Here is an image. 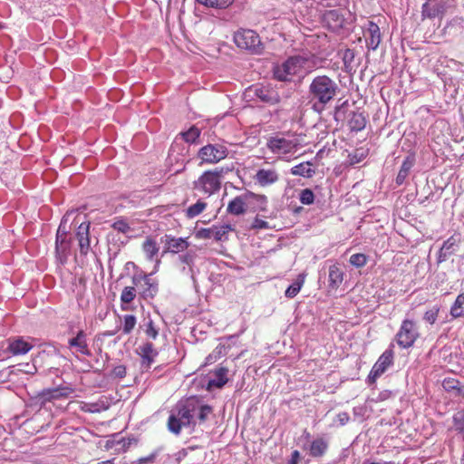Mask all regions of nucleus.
I'll list each match as a JSON object with an SVG mask.
<instances>
[{"label":"nucleus","instance_id":"obj_44","mask_svg":"<svg viewBox=\"0 0 464 464\" xmlns=\"http://www.w3.org/2000/svg\"><path fill=\"white\" fill-rule=\"evenodd\" d=\"M368 256L362 253L353 254L350 256L349 262L356 268L364 266L367 263Z\"/></svg>","mask_w":464,"mask_h":464},{"label":"nucleus","instance_id":"obj_15","mask_svg":"<svg viewBox=\"0 0 464 464\" xmlns=\"http://www.w3.org/2000/svg\"><path fill=\"white\" fill-rule=\"evenodd\" d=\"M5 342L7 346L4 353L7 357H10V355L18 356L26 354L34 347L32 343L20 336L10 337Z\"/></svg>","mask_w":464,"mask_h":464},{"label":"nucleus","instance_id":"obj_23","mask_svg":"<svg viewBox=\"0 0 464 464\" xmlns=\"http://www.w3.org/2000/svg\"><path fill=\"white\" fill-rule=\"evenodd\" d=\"M278 179V173L275 169H261L255 175L256 181L262 187L276 183Z\"/></svg>","mask_w":464,"mask_h":464},{"label":"nucleus","instance_id":"obj_64","mask_svg":"<svg viewBox=\"0 0 464 464\" xmlns=\"http://www.w3.org/2000/svg\"><path fill=\"white\" fill-rule=\"evenodd\" d=\"M460 461H461V464H464V452H463V455H462V457H461Z\"/></svg>","mask_w":464,"mask_h":464},{"label":"nucleus","instance_id":"obj_33","mask_svg":"<svg viewBox=\"0 0 464 464\" xmlns=\"http://www.w3.org/2000/svg\"><path fill=\"white\" fill-rule=\"evenodd\" d=\"M137 294L138 293L134 285L125 286L123 288L121 295V310H128V307L125 306V304H129L130 303H131L135 299Z\"/></svg>","mask_w":464,"mask_h":464},{"label":"nucleus","instance_id":"obj_26","mask_svg":"<svg viewBox=\"0 0 464 464\" xmlns=\"http://www.w3.org/2000/svg\"><path fill=\"white\" fill-rule=\"evenodd\" d=\"M328 447V441L323 437H318L311 442L308 448L309 455L315 459L322 458L326 453Z\"/></svg>","mask_w":464,"mask_h":464},{"label":"nucleus","instance_id":"obj_60","mask_svg":"<svg viewBox=\"0 0 464 464\" xmlns=\"http://www.w3.org/2000/svg\"><path fill=\"white\" fill-rule=\"evenodd\" d=\"M180 258H181L182 262H184L186 264L189 263L190 256L188 255L182 256H180Z\"/></svg>","mask_w":464,"mask_h":464},{"label":"nucleus","instance_id":"obj_20","mask_svg":"<svg viewBox=\"0 0 464 464\" xmlns=\"http://www.w3.org/2000/svg\"><path fill=\"white\" fill-rule=\"evenodd\" d=\"M90 222H82L75 233L81 256H87L90 250Z\"/></svg>","mask_w":464,"mask_h":464},{"label":"nucleus","instance_id":"obj_11","mask_svg":"<svg viewBox=\"0 0 464 464\" xmlns=\"http://www.w3.org/2000/svg\"><path fill=\"white\" fill-rule=\"evenodd\" d=\"M303 60L299 56H291L281 65L274 69L275 79L280 82H291L302 67Z\"/></svg>","mask_w":464,"mask_h":464},{"label":"nucleus","instance_id":"obj_17","mask_svg":"<svg viewBox=\"0 0 464 464\" xmlns=\"http://www.w3.org/2000/svg\"><path fill=\"white\" fill-rule=\"evenodd\" d=\"M323 21L332 32H339L345 25V18L338 9L327 10L323 16Z\"/></svg>","mask_w":464,"mask_h":464},{"label":"nucleus","instance_id":"obj_53","mask_svg":"<svg viewBox=\"0 0 464 464\" xmlns=\"http://www.w3.org/2000/svg\"><path fill=\"white\" fill-rule=\"evenodd\" d=\"M141 357L140 366L143 370H149L154 362L156 356L140 355Z\"/></svg>","mask_w":464,"mask_h":464},{"label":"nucleus","instance_id":"obj_52","mask_svg":"<svg viewBox=\"0 0 464 464\" xmlns=\"http://www.w3.org/2000/svg\"><path fill=\"white\" fill-rule=\"evenodd\" d=\"M126 367L122 364L117 365L112 369L111 376L118 379H122L126 376Z\"/></svg>","mask_w":464,"mask_h":464},{"label":"nucleus","instance_id":"obj_55","mask_svg":"<svg viewBox=\"0 0 464 464\" xmlns=\"http://www.w3.org/2000/svg\"><path fill=\"white\" fill-rule=\"evenodd\" d=\"M337 420H338L340 425H345L349 421L350 416L345 411L340 412L337 414Z\"/></svg>","mask_w":464,"mask_h":464},{"label":"nucleus","instance_id":"obj_59","mask_svg":"<svg viewBox=\"0 0 464 464\" xmlns=\"http://www.w3.org/2000/svg\"><path fill=\"white\" fill-rule=\"evenodd\" d=\"M302 436H303V437L305 439V440H307V441H308V440H310V439H311V434H310V432H309L307 430H304L303 431V435H302Z\"/></svg>","mask_w":464,"mask_h":464},{"label":"nucleus","instance_id":"obj_12","mask_svg":"<svg viewBox=\"0 0 464 464\" xmlns=\"http://www.w3.org/2000/svg\"><path fill=\"white\" fill-rule=\"evenodd\" d=\"M393 357L394 353L392 347L382 353V354L372 366L367 377V382L369 384L374 383L376 380L386 372L388 367L393 364Z\"/></svg>","mask_w":464,"mask_h":464},{"label":"nucleus","instance_id":"obj_25","mask_svg":"<svg viewBox=\"0 0 464 464\" xmlns=\"http://www.w3.org/2000/svg\"><path fill=\"white\" fill-rule=\"evenodd\" d=\"M165 237V248L163 253L170 252L173 254H177L179 252H183L185 249L188 247V243L181 237L175 238L170 236H166Z\"/></svg>","mask_w":464,"mask_h":464},{"label":"nucleus","instance_id":"obj_3","mask_svg":"<svg viewBox=\"0 0 464 464\" xmlns=\"http://www.w3.org/2000/svg\"><path fill=\"white\" fill-rule=\"evenodd\" d=\"M128 265H131L134 269L131 282L140 297L144 300L153 299L159 293V282L151 277L153 273L147 274L131 261L127 262Z\"/></svg>","mask_w":464,"mask_h":464},{"label":"nucleus","instance_id":"obj_32","mask_svg":"<svg viewBox=\"0 0 464 464\" xmlns=\"http://www.w3.org/2000/svg\"><path fill=\"white\" fill-rule=\"evenodd\" d=\"M311 166L312 164L309 161L300 163L291 169V173L295 176L311 178L314 174V170L311 168Z\"/></svg>","mask_w":464,"mask_h":464},{"label":"nucleus","instance_id":"obj_47","mask_svg":"<svg viewBox=\"0 0 464 464\" xmlns=\"http://www.w3.org/2000/svg\"><path fill=\"white\" fill-rule=\"evenodd\" d=\"M440 308L438 306H433L424 314L423 319L429 324H433L437 320Z\"/></svg>","mask_w":464,"mask_h":464},{"label":"nucleus","instance_id":"obj_1","mask_svg":"<svg viewBox=\"0 0 464 464\" xmlns=\"http://www.w3.org/2000/svg\"><path fill=\"white\" fill-rule=\"evenodd\" d=\"M212 414L211 406L197 397H189L179 401L171 411L168 419V429L171 433L179 435L183 427L194 428L197 424H203Z\"/></svg>","mask_w":464,"mask_h":464},{"label":"nucleus","instance_id":"obj_37","mask_svg":"<svg viewBox=\"0 0 464 464\" xmlns=\"http://www.w3.org/2000/svg\"><path fill=\"white\" fill-rule=\"evenodd\" d=\"M442 387L446 392H452L454 395H460L462 392L460 382L453 378H445L442 382Z\"/></svg>","mask_w":464,"mask_h":464},{"label":"nucleus","instance_id":"obj_7","mask_svg":"<svg viewBox=\"0 0 464 464\" xmlns=\"http://www.w3.org/2000/svg\"><path fill=\"white\" fill-rule=\"evenodd\" d=\"M234 43L241 49L249 51L252 53L259 54L264 46L259 35L250 29H240L234 34Z\"/></svg>","mask_w":464,"mask_h":464},{"label":"nucleus","instance_id":"obj_50","mask_svg":"<svg viewBox=\"0 0 464 464\" xmlns=\"http://www.w3.org/2000/svg\"><path fill=\"white\" fill-rule=\"evenodd\" d=\"M270 227H271L269 226L268 222L259 218V217L256 216L253 220L250 229L260 230V229H268Z\"/></svg>","mask_w":464,"mask_h":464},{"label":"nucleus","instance_id":"obj_46","mask_svg":"<svg viewBox=\"0 0 464 464\" xmlns=\"http://www.w3.org/2000/svg\"><path fill=\"white\" fill-rule=\"evenodd\" d=\"M299 199L304 205H310L314 200V192L310 188H304L300 192Z\"/></svg>","mask_w":464,"mask_h":464},{"label":"nucleus","instance_id":"obj_57","mask_svg":"<svg viewBox=\"0 0 464 464\" xmlns=\"http://www.w3.org/2000/svg\"><path fill=\"white\" fill-rule=\"evenodd\" d=\"M300 459V452L298 450H294L291 454V459L288 461V464H298Z\"/></svg>","mask_w":464,"mask_h":464},{"label":"nucleus","instance_id":"obj_22","mask_svg":"<svg viewBox=\"0 0 464 464\" xmlns=\"http://www.w3.org/2000/svg\"><path fill=\"white\" fill-rule=\"evenodd\" d=\"M247 196L246 193L234 198L227 207V212L231 215L240 216L246 212Z\"/></svg>","mask_w":464,"mask_h":464},{"label":"nucleus","instance_id":"obj_30","mask_svg":"<svg viewBox=\"0 0 464 464\" xmlns=\"http://www.w3.org/2000/svg\"><path fill=\"white\" fill-rule=\"evenodd\" d=\"M343 280V272L338 265H332L329 267V285L337 288Z\"/></svg>","mask_w":464,"mask_h":464},{"label":"nucleus","instance_id":"obj_2","mask_svg":"<svg viewBox=\"0 0 464 464\" xmlns=\"http://www.w3.org/2000/svg\"><path fill=\"white\" fill-rule=\"evenodd\" d=\"M340 88L336 81L328 75L314 76L307 91L308 103L311 109L321 114L336 98Z\"/></svg>","mask_w":464,"mask_h":464},{"label":"nucleus","instance_id":"obj_43","mask_svg":"<svg viewBox=\"0 0 464 464\" xmlns=\"http://www.w3.org/2000/svg\"><path fill=\"white\" fill-rule=\"evenodd\" d=\"M137 353L139 355H150V356H158L159 353L154 348V345L150 342H145L143 344L140 345Z\"/></svg>","mask_w":464,"mask_h":464},{"label":"nucleus","instance_id":"obj_21","mask_svg":"<svg viewBox=\"0 0 464 464\" xmlns=\"http://www.w3.org/2000/svg\"><path fill=\"white\" fill-rule=\"evenodd\" d=\"M72 238L71 237L55 239V254L58 261L63 265L71 255Z\"/></svg>","mask_w":464,"mask_h":464},{"label":"nucleus","instance_id":"obj_42","mask_svg":"<svg viewBox=\"0 0 464 464\" xmlns=\"http://www.w3.org/2000/svg\"><path fill=\"white\" fill-rule=\"evenodd\" d=\"M453 426L458 434H460L464 440V410L454 414Z\"/></svg>","mask_w":464,"mask_h":464},{"label":"nucleus","instance_id":"obj_5","mask_svg":"<svg viewBox=\"0 0 464 464\" xmlns=\"http://www.w3.org/2000/svg\"><path fill=\"white\" fill-rule=\"evenodd\" d=\"M347 118V125L351 131L359 132L362 130L367 123L366 116L358 111H348V102L335 106L334 119L335 121H343Z\"/></svg>","mask_w":464,"mask_h":464},{"label":"nucleus","instance_id":"obj_61","mask_svg":"<svg viewBox=\"0 0 464 464\" xmlns=\"http://www.w3.org/2000/svg\"><path fill=\"white\" fill-rule=\"evenodd\" d=\"M117 332H118V330H115V331H108V332L103 333V335H104V336H112V335H114Z\"/></svg>","mask_w":464,"mask_h":464},{"label":"nucleus","instance_id":"obj_39","mask_svg":"<svg viewBox=\"0 0 464 464\" xmlns=\"http://www.w3.org/2000/svg\"><path fill=\"white\" fill-rule=\"evenodd\" d=\"M197 2L207 7L224 9L231 5L234 0H197Z\"/></svg>","mask_w":464,"mask_h":464},{"label":"nucleus","instance_id":"obj_14","mask_svg":"<svg viewBox=\"0 0 464 464\" xmlns=\"http://www.w3.org/2000/svg\"><path fill=\"white\" fill-rule=\"evenodd\" d=\"M445 0H426L421 6V19L442 18L447 11Z\"/></svg>","mask_w":464,"mask_h":464},{"label":"nucleus","instance_id":"obj_35","mask_svg":"<svg viewBox=\"0 0 464 464\" xmlns=\"http://www.w3.org/2000/svg\"><path fill=\"white\" fill-rule=\"evenodd\" d=\"M450 315L453 318L464 316V293L459 294L450 307Z\"/></svg>","mask_w":464,"mask_h":464},{"label":"nucleus","instance_id":"obj_8","mask_svg":"<svg viewBox=\"0 0 464 464\" xmlns=\"http://www.w3.org/2000/svg\"><path fill=\"white\" fill-rule=\"evenodd\" d=\"M73 392L74 389L71 386L44 389L33 398V401L35 405H39L42 408L47 402L70 397Z\"/></svg>","mask_w":464,"mask_h":464},{"label":"nucleus","instance_id":"obj_13","mask_svg":"<svg viewBox=\"0 0 464 464\" xmlns=\"http://www.w3.org/2000/svg\"><path fill=\"white\" fill-rule=\"evenodd\" d=\"M266 147L275 154H287L296 150L297 142L295 140L276 136L267 140Z\"/></svg>","mask_w":464,"mask_h":464},{"label":"nucleus","instance_id":"obj_36","mask_svg":"<svg viewBox=\"0 0 464 464\" xmlns=\"http://www.w3.org/2000/svg\"><path fill=\"white\" fill-rule=\"evenodd\" d=\"M200 133V130L193 125L188 130L181 131L179 136H180L185 142L193 144L197 143Z\"/></svg>","mask_w":464,"mask_h":464},{"label":"nucleus","instance_id":"obj_54","mask_svg":"<svg viewBox=\"0 0 464 464\" xmlns=\"http://www.w3.org/2000/svg\"><path fill=\"white\" fill-rule=\"evenodd\" d=\"M354 60V51L353 49H346L343 53V61L344 65L347 67L351 65V63Z\"/></svg>","mask_w":464,"mask_h":464},{"label":"nucleus","instance_id":"obj_34","mask_svg":"<svg viewBox=\"0 0 464 464\" xmlns=\"http://www.w3.org/2000/svg\"><path fill=\"white\" fill-rule=\"evenodd\" d=\"M304 283V276L303 274H300L297 276L296 280L286 288L285 295L290 299L295 297L297 294L300 292Z\"/></svg>","mask_w":464,"mask_h":464},{"label":"nucleus","instance_id":"obj_63","mask_svg":"<svg viewBox=\"0 0 464 464\" xmlns=\"http://www.w3.org/2000/svg\"><path fill=\"white\" fill-rule=\"evenodd\" d=\"M213 359H214V358H213V356H212L211 354H210V355H208V356L207 357V363H210V362H212Z\"/></svg>","mask_w":464,"mask_h":464},{"label":"nucleus","instance_id":"obj_24","mask_svg":"<svg viewBox=\"0 0 464 464\" xmlns=\"http://www.w3.org/2000/svg\"><path fill=\"white\" fill-rule=\"evenodd\" d=\"M366 36L367 47L372 50H376L381 43V33L377 24L372 21L368 22Z\"/></svg>","mask_w":464,"mask_h":464},{"label":"nucleus","instance_id":"obj_41","mask_svg":"<svg viewBox=\"0 0 464 464\" xmlns=\"http://www.w3.org/2000/svg\"><path fill=\"white\" fill-rule=\"evenodd\" d=\"M122 320V333L124 334H130L135 328L137 318L133 314H125Z\"/></svg>","mask_w":464,"mask_h":464},{"label":"nucleus","instance_id":"obj_4","mask_svg":"<svg viewBox=\"0 0 464 464\" xmlns=\"http://www.w3.org/2000/svg\"><path fill=\"white\" fill-rule=\"evenodd\" d=\"M244 95L250 101H256L272 106L281 102V97L276 88L270 84L256 83L246 89Z\"/></svg>","mask_w":464,"mask_h":464},{"label":"nucleus","instance_id":"obj_49","mask_svg":"<svg viewBox=\"0 0 464 464\" xmlns=\"http://www.w3.org/2000/svg\"><path fill=\"white\" fill-rule=\"evenodd\" d=\"M67 219L65 217H63L61 220V223L58 227L57 232H56V237L55 239L68 237L69 230L66 227Z\"/></svg>","mask_w":464,"mask_h":464},{"label":"nucleus","instance_id":"obj_10","mask_svg":"<svg viewBox=\"0 0 464 464\" xmlns=\"http://www.w3.org/2000/svg\"><path fill=\"white\" fill-rule=\"evenodd\" d=\"M228 150L219 143H208L198 151V158L201 160L200 164H215L226 159Z\"/></svg>","mask_w":464,"mask_h":464},{"label":"nucleus","instance_id":"obj_9","mask_svg":"<svg viewBox=\"0 0 464 464\" xmlns=\"http://www.w3.org/2000/svg\"><path fill=\"white\" fill-rule=\"evenodd\" d=\"M418 328L413 320L404 319L401 324L395 340L401 348L411 347L419 337Z\"/></svg>","mask_w":464,"mask_h":464},{"label":"nucleus","instance_id":"obj_31","mask_svg":"<svg viewBox=\"0 0 464 464\" xmlns=\"http://www.w3.org/2000/svg\"><path fill=\"white\" fill-rule=\"evenodd\" d=\"M414 158L410 156L403 160L395 179L397 185H401L405 181L406 178L410 173L411 169L414 165Z\"/></svg>","mask_w":464,"mask_h":464},{"label":"nucleus","instance_id":"obj_58","mask_svg":"<svg viewBox=\"0 0 464 464\" xmlns=\"http://www.w3.org/2000/svg\"><path fill=\"white\" fill-rule=\"evenodd\" d=\"M179 146V144L178 143V138H176L174 143L171 145L170 149H169V156H171V154L176 150V149ZM180 146H182V144H180Z\"/></svg>","mask_w":464,"mask_h":464},{"label":"nucleus","instance_id":"obj_62","mask_svg":"<svg viewBox=\"0 0 464 464\" xmlns=\"http://www.w3.org/2000/svg\"><path fill=\"white\" fill-rule=\"evenodd\" d=\"M115 459L101 461L98 464H113Z\"/></svg>","mask_w":464,"mask_h":464},{"label":"nucleus","instance_id":"obj_28","mask_svg":"<svg viewBox=\"0 0 464 464\" xmlns=\"http://www.w3.org/2000/svg\"><path fill=\"white\" fill-rule=\"evenodd\" d=\"M247 204H255L254 209L261 211L266 210L267 198L265 195L256 194L251 191H246Z\"/></svg>","mask_w":464,"mask_h":464},{"label":"nucleus","instance_id":"obj_27","mask_svg":"<svg viewBox=\"0 0 464 464\" xmlns=\"http://www.w3.org/2000/svg\"><path fill=\"white\" fill-rule=\"evenodd\" d=\"M228 372V369L226 367H218L214 371L215 378L210 380L208 382L209 386H214L217 388L223 387L228 381L227 375Z\"/></svg>","mask_w":464,"mask_h":464},{"label":"nucleus","instance_id":"obj_38","mask_svg":"<svg viewBox=\"0 0 464 464\" xmlns=\"http://www.w3.org/2000/svg\"><path fill=\"white\" fill-rule=\"evenodd\" d=\"M207 208V203L202 199H198L195 204L189 206L186 209V217L188 218H194L201 214Z\"/></svg>","mask_w":464,"mask_h":464},{"label":"nucleus","instance_id":"obj_48","mask_svg":"<svg viewBox=\"0 0 464 464\" xmlns=\"http://www.w3.org/2000/svg\"><path fill=\"white\" fill-rule=\"evenodd\" d=\"M115 230L126 234L131 230L130 225L122 218L116 220L112 226Z\"/></svg>","mask_w":464,"mask_h":464},{"label":"nucleus","instance_id":"obj_18","mask_svg":"<svg viewBox=\"0 0 464 464\" xmlns=\"http://www.w3.org/2000/svg\"><path fill=\"white\" fill-rule=\"evenodd\" d=\"M119 434H112L109 440H106L104 448L109 450L114 449L116 453L126 452L132 444H137L138 440L135 438H120Z\"/></svg>","mask_w":464,"mask_h":464},{"label":"nucleus","instance_id":"obj_29","mask_svg":"<svg viewBox=\"0 0 464 464\" xmlns=\"http://www.w3.org/2000/svg\"><path fill=\"white\" fill-rule=\"evenodd\" d=\"M142 250L145 253L147 259L153 261L158 256L160 247L155 239L152 237H147L142 244Z\"/></svg>","mask_w":464,"mask_h":464},{"label":"nucleus","instance_id":"obj_51","mask_svg":"<svg viewBox=\"0 0 464 464\" xmlns=\"http://www.w3.org/2000/svg\"><path fill=\"white\" fill-rule=\"evenodd\" d=\"M197 237L201 239H210L214 238V229L213 227L208 228H201L197 232Z\"/></svg>","mask_w":464,"mask_h":464},{"label":"nucleus","instance_id":"obj_45","mask_svg":"<svg viewBox=\"0 0 464 464\" xmlns=\"http://www.w3.org/2000/svg\"><path fill=\"white\" fill-rule=\"evenodd\" d=\"M145 326V334L149 338L155 340L159 335V329L155 326L152 319H149L148 322L144 324Z\"/></svg>","mask_w":464,"mask_h":464},{"label":"nucleus","instance_id":"obj_16","mask_svg":"<svg viewBox=\"0 0 464 464\" xmlns=\"http://www.w3.org/2000/svg\"><path fill=\"white\" fill-rule=\"evenodd\" d=\"M460 243L461 235L459 233H455L445 240L438 252L437 262H445L450 256L456 254L459 249Z\"/></svg>","mask_w":464,"mask_h":464},{"label":"nucleus","instance_id":"obj_19","mask_svg":"<svg viewBox=\"0 0 464 464\" xmlns=\"http://www.w3.org/2000/svg\"><path fill=\"white\" fill-rule=\"evenodd\" d=\"M88 334L83 330H79L75 336L68 340V347L74 349L76 353L82 355L90 356L91 350L89 349L87 343Z\"/></svg>","mask_w":464,"mask_h":464},{"label":"nucleus","instance_id":"obj_6","mask_svg":"<svg viewBox=\"0 0 464 464\" xmlns=\"http://www.w3.org/2000/svg\"><path fill=\"white\" fill-rule=\"evenodd\" d=\"M222 174V169L205 171L197 180L193 182V188L211 196L220 189Z\"/></svg>","mask_w":464,"mask_h":464},{"label":"nucleus","instance_id":"obj_40","mask_svg":"<svg viewBox=\"0 0 464 464\" xmlns=\"http://www.w3.org/2000/svg\"><path fill=\"white\" fill-rule=\"evenodd\" d=\"M214 229V239L216 241H222L227 239V235L228 232L233 231L234 228L231 225L225 224L220 227L213 226Z\"/></svg>","mask_w":464,"mask_h":464},{"label":"nucleus","instance_id":"obj_56","mask_svg":"<svg viewBox=\"0 0 464 464\" xmlns=\"http://www.w3.org/2000/svg\"><path fill=\"white\" fill-rule=\"evenodd\" d=\"M155 459H156V454L153 453V454H150L148 457H144V458L139 459L138 462L140 464L152 463V462H154Z\"/></svg>","mask_w":464,"mask_h":464}]
</instances>
